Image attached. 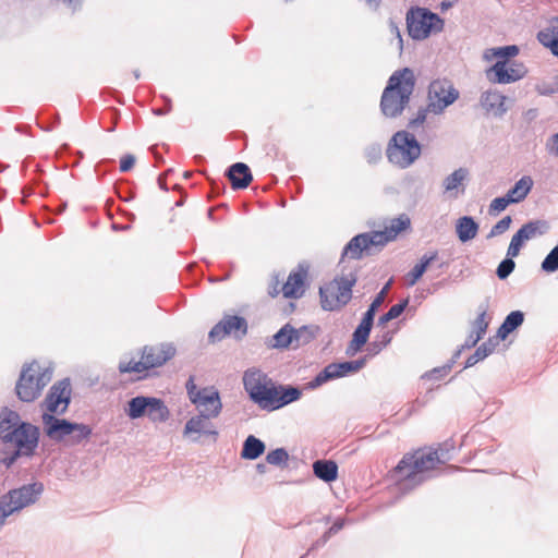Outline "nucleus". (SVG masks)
<instances>
[{
    "instance_id": "nucleus-26",
    "label": "nucleus",
    "mask_w": 558,
    "mask_h": 558,
    "mask_svg": "<svg viewBox=\"0 0 558 558\" xmlns=\"http://www.w3.org/2000/svg\"><path fill=\"white\" fill-rule=\"evenodd\" d=\"M537 38L545 47H548L554 54L558 56V17L554 20L549 27L541 31Z\"/></svg>"
},
{
    "instance_id": "nucleus-56",
    "label": "nucleus",
    "mask_w": 558,
    "mask_h": 558,
    "mask_svg": "<svg viewBox=\"0 0 558 558\" xmlns=\"http://www.w3.org/2000/svg\"><path fill=\"white\" fill-rule=\"evenodd\" d=\"M551 150L558 155V132L550 137Z\"/></svg>"
},
{
    "instance_id": "nucleus-15",
    "label": "nucleus",
    "mask_w": 558,
    "mask_h": 558,
    "mask_svg": "<svg viewBox=\"0 0 558 558\" xmlns=\"http://www.w3.org/2000/svg\"><path fill=\"white\" fill-rule=\"evenodd\" d=\"M365 363L366 356L355 361L330 363L320 373H318L310 386L312 388H316L328 380L356 373L364 367Z\"/></svg>"
},
{
    "instance_id": "nucleus-40",
    "label": "nucleus",
    "mask_w": 558,
    "mask_h": 558,
    "mask_svg": "<svg viewBox=\"0 0 558 558\" xmlns=\"http://www.w3.org/2000/svg\"><path fill=\"white\" fill-rule=\"evenodd\" d=\"M363 235L366 238L369 248L372 246H384L388 242H391L390 239H388V235L385 232V230L372 231L368 233H363Z\"/></svg>"
},
{
    "instance_id": "nucleus-57",
    "label": "nucleus",
    "mask_w": 558,
    "mask_h": 558,
    "mask_svg": "<svg viewBox=\"0 0 558 558\" xmlns=\"http://www.w3.org/2000/svg\"><path fill=\"white\" fill-rule=\"evenodd\" d=\"M368 4H374L375 8L379 7L380 0H364Z\"/></svg>"
},
{
    "instance_id": "nucleus-22",
    "label": "nucleus",
    "mask_w": 558,
    "mask_h": 558,
    "mask_svg": "<svg viewBox=\"0 0 558 558\" xmlns=\"http://www.w3.org/2000/svg\"><path fill=\"white\" fill-rule=\"evenodd\" d=\"M507 97L499 92H486L482 96V105L496 114H502L506 112Z\"/></svg>"
},
{
    "instance_id": "nucleus-9",
    "label": "nucleus",
    "mask_w": 558,
    "mask_h": 558,
    "mask_svg": "<svg viewBox=\"0 0 558 558\" xmlns=\"http://www.w3.org/2000/svg\"><path fill=\"white\" fill-rule=\"evenodd\" d=\"M43 424L46 435L53 440H62L65 436H72L76 442L86 439L92 429L84 424L70 423L49 413H43Z\"/></svg>"
},
{
    "instance_id": "nucleus-8",
    "label": "nucleus",
    "mask_w": 558,
    "mask_h": 558,
    "mask_svg": "<svg viewBox=\"0 0 558 558\" xmlns=\"http://www.w3.org/2000/svg\"><path fill=\"white\" fill-rule=\"evenodd\" d=\"M175 353L171 345H146L142 350L140 361H129L120 363L119 371L121 373H143L150 368L159 367L169 361Z\"/></svg>"
},
{
    "instance_id": "nucleus-10",
    "label": "nucleus",
    "mask_w": 558,
    "mask_h": 558,
    "mask_svg": "<svg viewBox=\"0 0 558 558\" xmlns=\"http://www.w3.org/2000/svg\"><path fill=\"white\" fill-rule=\"evenodd\" d=\"M460 96L453 83L447 78H437L427 87V105L433 114H441Z\"/></svg>"
},
{
    "instance_id": "nucleus-47",
    "label": "nucleus",
    "mask_w": 558,
    "mask_h": 558,
    "mask_svg": "<svg viewBox=\"0 0 558 558\" xmlns=\"http://www.w3.org/2000/svg\"><path fill=\"white\" fill-rule=\"evenodd\" d=\"M288 458V452L282 448H278L268 452L266 460L269 464L279 465L286 463Z\"/></svg>"
},
{
    "instance_id": "nucleus-51",
    "label": "nucleus",
    "mask_w": 558,
    "mask_h": 558,
    "mask_svg": "<svg viewBox=\"0 0 558 558\" xmlns=\"http://www.w3.org/2000/svg\"><path fill=\"white\" fill-rule=\"evenodd\" d=\"M538 88L542 94L546 95L558 93V74L553 76L549 81L543 82Z\"/></svg>"
},
{
    "instance_id": "nucleus-21",
    "label": "nucleus",
    "mask_w": 558,
    "mask_h": 558,
    "mask_svg": "<svg viewBox=\"0 0 558 558\" xmlns=\"http://www.w3.org/2000/svg\"><path fill=\"white\" fill-rule=\"evenodd\" d=\"M211 417H207L205 415H197L192 418H190L185 424V434L189 433H204L207 435H213L215 438L218 435V433L213 429V425L209 422Z\"/></svg>"
},
{
    "instance_id": "nucleus-44",
    "label": "nucleus",
    "mask_w": 558,
    "mask_h": 558,
    "mask_svg": "<svg viewBox=\"0 0 558 558\" xmlns=\"http://www.w3.org/2000/svg\"><path fill=\"white\" fill-rule=\"evenodd\" d=\"M389 283L386 284L381 291L376 295V298L373 300L372 304L369 305L368 310L364 314L365 317H368L369 319L374 320L375 313L377 308L383 304L385 296L388 292Z\"/></svg>"
},
{
    "instance_id": "nucleus-1",
    "label": "nucleus",
    "mask_w": 558,
    "mask_h": 558,
    "mask_svg": "<svg viewBox=\"0 0 558 558\" xmlns=\"http://www.w3.org/2000/svg\"><path fill=\"white\" fill-rule=\"evenodd\" d=\"M243 383L251 399L262 409L268 411L280 409L301 397V391L298 388L277 386L259 371L245 372Z\"/></svg>"
},
{
    "instance_id": "nucleus-34",
    "label": "nucleus",
    "mask_w": 558,
    "mask_h": 558,
    "mask_svg": "<svg viewBox=\"0 0 558 558\" xmlns=\"http://www.w3.org/2000/svg\"><path fill=\"white\" fill-rule=\"evenodd\" d=\"M274 339L275 347L288 348L299 339V333L293 327L286 325L275 335Z\"/></svg>"
},
{
    "instance_id": "nucleus-49",
    "label": "nucleus",
    "mask_w": 558,
    "mask_h": 558,
    "mask_svg": "<svg viewBox=\"0 0 558 558\" xmlns=\"http://www.w3.org/2000/svg\"><path fill=\"white\" fill-rule=\"evenodd\" d=\"M514 262L511 258L504 259L498 268H497V276L499 279H506L514 269Z\"/></svg>"
},
{
    "instance_id": "nucleus-39",
    "label": "nucleus",
    "mask_w": 558,
    "mask_h": 558,
    "mask_svg": "<svg viewBox=\"0 0 558 558\" xmlns=\"http://www.w3.org/2000/svg\"><path fill=\"white\" fill-rule=\"evenodd\" d=\"M466 174H468L466 170H464L462 168L452 172L449 177L446 178V180L444 182L445 190L447 192L457 190L462 184L464 179L466 178Z\"/></svg>"
},
{
    "instance_id": "nucleus-45",
    "label": "nucleus",
    "mask_w": 558,
    "mask_h": 558,
    "mask_svg": "<svg viewBox=\"0 0 558 558\" xmlns=\"http://www.w3.org/2000/svg\"><path fill=\"white\" fill-rule=\"evenodd\" d=\"M429 113L433 112L428 109V105H426L425 108H421L416 112L415 117L409 121V129L415 131L417 128L422 126L427 121V116Z\"/></svg>"
},
{
    "instance_id": "nucleus-33",
    "label": "nucleus",
    "mask_w": 558,
    "mask_h": 558,
    "mask_svg": "<svg viewBox=\"0 0 558 558\" xmlns=\"http://www.w3.org/2000/svg\"><path fill=\"white\" fill-rule=\"evenodd\" d=\"M146 415L153 422H163L168 418L169 411L160 399L150 398Z\"/></svg>"
},
{
    "instance_id": "nucleus-55",
    "label": "nucleus",
    "mask_w": 558,
    "mask_h": 558,
    "mask_svg": "<svg viewBox=\"0 0 558 558\" xmlns=\"http://www.w3.org/2000/svg\"><path fill=\"white\" fill-rule=\"evenodd\" d=\"M510 242L521 248L525 241L523 240L522 235L520 233H518V231H517L513 234V236H512Z\"/></svg>"
},
{
    "instance_id": "nucleus-48",
    "label": "nucleus",
    "mask_w": 558,
    "mask_h": 558,
    "mask_svg": "<svg viewBox=\"0 0 558 558\" xmlns=\"http://www.w3.org/2000/svg\"><path fill=\"white\" fill-rule=\"evenodd\" d=\"M513 203L510 201L509 196L496 197L489 204L488 211L490 215H497L498 213L505 210L509 204Z\"/></svg>"
},
{
    "instance_id": "nucleus-30",
    "label": "nucleus",
    "mask_w": 558,
    "mask_h": 558,
    "mask_svg": "<svg viewBox=\"0 0 558 558\" xmlns=\"http://www.w3.org/2000/svg\"><path fill=\"white\" fill-rule=\"evenodd\" d=\"M19 427V415L13 411H7L0 415V437L9 439Z\"/></svg>"
},
{
    "instance_id": "nucleus-37",
    "label": "nucleus",
    "mask_w": 558,
    "mask_h": 558,
    "mask_svg": "<svg viewBox=\"0 0 558 558\" xmlns=\"http://www.w3.org/2000/svg\"><path fill=\"white\" fill-rule=\"evenodd\" d=\"M392 340V333L389 330H384L380 336H377L367 347V356H375L384 350Z\"/></svg>"
},
{
    "instance_id": "nucleus-54",
    "label": "nucleus",
    "mask_w": 558,
    "mask_h": 558,
    "mask_svg": "<svg viewBox=\"0 0 558 558\" xmlns=\"http://www.w3.org/2000/svg\"><path fill=\"white\" fill-rule=\"evenodd\" d=\"M520 250H521L520 247H518L517 245H514L513 243L510 242L508 251H507V255L510 256L511 258L515 257L519 255Z\"/></svg>"
},
{
    "instance_id": "nucleus-41",
    "label": "nucleus",
    "mask_w": 558,
    "mask_h": 558,
    "mask_svg": "<svg viewBox=\"0 0 558 558\" xmlns=\"http://www.w3.org/2000/svg\"><path fill=\"white\" fill-rule=\"evenodd\" d=\"M519 52L517 46H507L499 49H492L485 53V58L490 60L492 58H500L506 60L508 57H513Z\"/></svg>"
},
{
    "instance_id": "nucleus-28",
    "label": "nucleus",
    "mask_w": 558,
    "mask_h": 558,
    "mask_svg": "<svg viewBox=\"0 0 558 558\" xmlns=\"http://www.w3.org/2000/svg\"><path fill=\"white\" fill-rule=\"evenodd\" d=\"M524 316L520 311L511 312L501 326L497 330V337L500 339H506L510 332L517 329L523 323Z\"/></svg>"
},
{
    "instance_id": "nucleus-46",
    "label": "nucleus",
    "mask_w": 558,
    "mask_h": 558,
    "mask_svg": "<svg viewBox=\"0 0 558 558\" xmlns=\"http://www.w3.org/2000/svg\"><path fill=\"white\" fill-rule=\"evenodd\" d=\"M543 270L553 272L558 269V246L553 248L542 263Z\"/></svg>"
},
{
    "instance_id": "nucleus-3",
    "label": "nucleus",
    "mask_w": 558,
    "mask_h": 558,
    "mask_svg": "<svg viewBox=\"0 0 558 558\" xmlns=\"http://www.w3.org/2000/svg\"><path fill=\"white\" fill-rule=\"evenodd\" d=\"M51 372L38 362L33 361L25 364L21 371L15 391L23 402H33L41 393L43 389L50 383Z\"/></svg>"
},
{
    "instance_id": "nucleus-52",
    "label": "nucleus",
    "mask_w": 558,
    "mask_h": 558,
    "mask_svg": "<svg viewBox=\"0 0 558 558\" xmlns=\"http://www.w3.org/2000/svg\"><path fill=\"white\" fill-rule=\"evenodd\" d=\"M281 287L282 284L279 275H275L269 282L268 294L271 298H277L280 293H282Z\"/></svg>"
},
{
    "instance_id": "nucleus-23",
    "label": "nucleus",
    "mask_w": 558,
    "mask_h": 558,
    "mask_svg": "<svg viewBox=\"0 0 558 558\" xmlns=\"http://www.w3.org/2000/svg\"><path fill=\"white\" fill-rule=\"evenodd\" d=\"M456 230L459 240L461 242H468L476 236L478 225L472 217L464 216L457 221Z\"/></svg>"
},
{
    "instance_id": "nucleus-5",
    "label": "nucleus",
    "mask_w": 558,
    "mask_h": 558,
    "mask_svg": "<svg viewBox=\"0 0 558 558\" xmlns=\"http://www.w3.org/2000/svg\"><path fill=\"white\" fill-rule=\"evenodd\" d=\"M421 155V146L416 138L405 131L397 132L390 140L387 148V157L390 162L407 168Z\"/></svg>"
},
{
    "instance_id": "nucleus-20",
    "label": "nucleus",
    "mask_w": 558,
    "mask_h": 558,
    "mask_svg": "<svg viewBox=\"0 0 558 558\" xmlns=\"http://www.w3.org/2000/svg\"><path fill=\"white\" fill-rule=\"evenodd\" d=\"M373 322L374 320L365 316L362 318V322L353 332V338L349 347V350L352 351V353L360 351L362 347L367 342Z\"/></svg>"
},
{
    "instance_id": "nucleus-42",
    "label": "nucleus",
    "mask_w": 558,
    "mask_h": 558,
    "mask_svg": "<svg viewBox=\"0 0 558 558\" xmlns=\"http://www.w3.org/2000/svg\"><path fill=\"white\" fill-rule=\"evenodd\" d=\"M407 305H408V301L407 300H404L401 303L392 305L390 307V310L386 314H384L381 317H379L378 325L379 326L380 325H385L389 320L399 317L403 313V311L407 307Z\"/></svg>"
},
{
    "instance_id": "nucleus-6",
    "label": "nucleus",
    "mask_w": 558,
    "mask_h": 558,
    "mask_svg": "<svg viewBox=\"0 0 558 558\" xmlns=\"http://www.w3.org/2000/svg\"><path fill=\"white\" fill-rule=\"evenodd\" d=\"M440 463L437 450L417 449L405 453L395 468L401 477L412 480L416 475L434 470Z\"/></svg>"
},
{
    "instance_id": "nucleus-25",
    "label": "nucleus",
    "mask_w": 558,
    "mask_h": 558,
    "mask_svg": "<svg viewBox=\"0 0 558 558\" xmlns=\"http://www.w3.org/2000/svg\"><path fill=\"white\" fill-rule=\"evenodd\" d=\"M411 227V219L408 215L405 214H401L400 216H398L397 218H392L390 219L386 225H385V232L387 233L388 235V239H390V241H393L398 238V235L410 229Z\"/></svg>"
},
{
    "instance_id": "nucleus-18",
    "label": "nucleus",
    "mask_w": 558,
    "mask_h": 558,
    "mask_svg": "<svg viewBox=\"0 0 558 558\" xmlns=\"http://www.w3.org/2000/svg\"><path fill=\"white\" fill-rule=\"evenodd\" d=\"M525 69L520 63H510L507 60H498L488 71L489 80L498 84H507L522 78Z\"/></svg>"
},
{
    "instance_id": "nucleus-43",
    "label": "nucleus",
    "mask_w": 558,
    "mask_h": 558,
    "mask_svg": "<svg viewBox=\"0 0 558 558\" xmlns=\"http://www.w3.org/2000/svg\"><path fill=\"white\" fill-rule=\"evenodd\" d=\"M543 226L541 221H531L525 225H523L519 230L518 233H520L524 241H527L532 238H534L537 233H541L539 229Z\"/></svg>"
},
{
    "instance_id": "nucleus-24",
    "label": "nucleus",
    "mask_w": 558,
    "mask_h": 558,
    "mask_svg": "<svg viewBox=\"0 0 558 558\" xmlns=\"http://www.w3.org/2000/svg\"><path fill=\"white\" fill-rule=\"evenodd\" d=\"M313 470L314 474L325 482H332L338 477V465L331 460L314 462Z\"/></svg>"
},
{
    "instance_id": "nucleus-35",
    "label": "nucleus",
    "mask_w": 558,
    "mask_h": 558,
    "mask_svg": "<svg viewBox=\"0 0 558 558\" xmlns=\"http://www.w3.org/2000/svg\"><path fill=\"white\" fill-rule=\"evenodd\" d=\"M150 398L135 397L129 401L128 415L131 418H138L147 413Z\"/></svg>"
},
{
    "instance_id": "nucleus-27",
    "label": "nucleus",
    "mask_w": 558,
    "mask_h": 558,
    "mask_svg": "<svg viewBox=\"0 0 558 558\" xmlns=\"http://www.w3.org/2000/svg\"><path fill=\"white\" fill-rule=\"evenodd\" d=\"M533 184L534 182L532 178L530 175H524L514 184L512 189L508 191L507 195L513 203H520L525 199L527 194L531 192Z\"/></svg>"
},
{
    "instance_id": "nucleus-11",
    "label": "nucleus",
    "mask_w": 558,
    "mask_h": 558,
    "mask_svg": "<svg viewBox=\"0 0 558 558\" xmlns=\"http://www.w3.org/2000/svg\"><path fill=\"white\" fill-rule=\"evenodd\" d=\"M41 484H33L23 486L19 489L11 490L8 495L0 498V525L4 519L25 506L35 501L36 497L41 493Z\"/></svg>"
},
{
    "instance_id": "nucleus-32",
    "label": "nucleus",
    "mask_w": 558,
    "mask_h": 558,
    "mask_svg": "<svg viewBox=\"0 0 558 558\" xmlns=\"http://www.w3.org/2000/svg\"><path fill=\"white\" fill-rule=\"evenodd\" d=\"M368 244L366 238L362 234L354 236L345 246L343 256H348L353 259L362 257L363 252L368 251Z\"/></svg>"
},
{
    "instance_id": "nucleus-14",
    "label": "nucleus",
    "mask_w": 558,
    "mask_h": 558,
    "mask_svg": "<svg viewBox=\"0 0 558 558\" xmlns=\"http://www.w3.org/2000/svg\"><path fill=\"white\" fill-rule=\"evenodd\" d=\"M247 332V323L243 317L236 315H226L209 331L208 340L211 343L221 341L228 336L241 338Z\"/></svg>"
},
{
    "instance_id": "nucleus-2",
    "label": "nucleus",
    "mask_w": 558,
    "mask_h": 558,
    "mask_svg": "<svg viewBox=\"0 0 558 558\" xmlns=\"http://www.w3.org/2000/svg\"><path fill=\"white\" fill-rule=\"evenodd\" d=\"M415 87V76L411 69L396 71L388 81L380 99V109L386 117L395 118L408 106Z\"/></svg>"
},
{
    "instance_id": "nucleus-12",
    "label": "nucleus",
    "mask_w": 558,
    "mask_h": 558,
    "mask_svg": "<svg viewBox=\"0 0 558 558\" xmlns=\"http://www.w3.org/2000/svg\"><path fill=\"white\" fill-rule=\"evenodd\" d=\"M186 389L190 400L195 404L199 414L207 417H217L220 414L222 403L217 389L206 387L197 390L192 378L187 381Z\"/></svg>"
},
{
    "instance_id": "nucleus-4",
    "label": "nucleus",
    "mask_w": 558,
    "mask_h": 558,
    "mask_svg": "<svg viewBox=\"0 0 558 558\" xmlns=\"http://www.w3.org/2000/svg\"><path fill=\"white\" fill-rule=\"evenodd\" d=\"M356 275L337 276L319 288L320 305L325 311H338L352 298V288L356 283Z\"/></svg>"
},
{
    "instance_id": "nucleus-19",
    "label": "nucleus",
    "mask_w": 558,
    "mask_h": 558,
    "mask_svg": "<svg viewBox=\"0 0 558 558\" xmlns=\"http://www.w3.org/2000/svg\"><path fill=\"white\" fill-rule=\"evenodd\" d=\"M231 186L234 190L245 189L250 185L253 180L250 168L242 162L232 165L227 173Z\"/></svg>"
},
{
    "instance_id": "nucleus-29",
    "label": "nucleus",
    "mask_w": 558,
    "mask_h": 558,
    "mask_svg": "<svg viewBox=\"0 0 558 558\" xmlns=\"http://www.w3.org/2000/svg\"><path fill=\"white\" fill-rule=\"evenodd\" d=\"M437 257H438L437 252H433L429 255H424L421 258L420 263H417L411 269V271L407 275L409 286H414L421 279V277L424 275L428 265L432 262H434L435 259H437Z\"/></svg>"
},
{
    "instance_id": "nucleus-17",
    "label": "nucleus",
    "mask_w": 558,
    "mask_h": 558,
    "mask_svg": "<svg viewBox=\"0 0 558 558\" xmlns=\"http://www.w3.org/2000/svg\"><path fill=\"white\" fill-rule=\"evenodd\" d=\"M38 436L39 429L36 426L22 423L9 439L15 445L17 454L29 456L38 445Z\"/></svg>"
},
{
    "instance_id": "nucleus-31",
    "label": "nucleus",
    "mask_w": 558,
    "mask_h": 558,
    "mask_svg": "<svg viewBox=\"0 0 558 558\" xmlns=\"http://www.w3.org/2000/svg\"><path fill=\"white\" fill-rule=\"evenodd\" d=\"M265 451V445L262 440L250 435L243 445L241 457L244 459L255 460Z\"/></svg>"
},
{
    "instance_id": "nucleus-38",
    "label": "nucleus",
    "mask_w": 558,
    "mask_h": 558,
    "mask_svg": "<svg viewBox=\"0 0 558 558\" xmlns=\"http://www.w3.org/2000/svg\"><path fill=\"white\" fill-rule=\"evenodd\" d=\"M488 318L486 311H483L475 319L474 327H475V336L473 337L471 335V345H475L485 335L487 327H488Z\"/></svg>"
},
{
    "instance_id": "nucleus-50",
    "label": "nucleus",
    "mask_w": 558,
    "mask_h": 558,
    "mask_svg": "<svg viewBox=\"0 0 558 558\" xmlns=\"http://www.w3.org/2000/svg\"><path fill=\"white\" fill-rule=\"evenodd\" d=\"M511 225V217L506 216L499 220L490 230L489 236H496L506 232Z\"/></svg>"
},
{
    "instance_id": "nucleus-36",
    "label": "nucleus",
    "mask_w": 558,
    "mask_h": 558,
    "mask_svg": "<svg viewBox=\"0 0 558 558\" xmlns=\"http://www.w3.org/2000/svg\"><path fill=\"white\" fill-rule=\"evenodd\" d=\"M496 342L493 339H488V341L484 342L480 345L476 351L468 357L465 362V367L474 366L480 361L484 360L490 353H493L495 349Z\"/></svg>"
},
{
    "instance_id": "nucleus-16",
    "label": "nucleus",
    "mask_w": 558,
    "mask_h": 558,
    "mask_svg": "<svg viewBox=\"0 0 558 558\" xmlns=\"http://www.w3.org/2000/svg\"><path fill=\"white\" fill-rule=\"evenodd\" d=\"M308 277L310 266L305 263L299 264L293 270L290 271L287 280L281 287L283 298H302L308 286Z\"/></svg>"
},
{
    "instance_id": "nucleus-13",
    "label": "nucleus",
    "mask_w": 558,
    "mask_h": 558,
    "mask_svg": "<svg viewBox=\"0 0 558 558\" xmlns=\"http://www.w3.org/2000/svg\"><path fill=\"white\" fill-rule=\"evenodd\" d=\"M72 388L69 379L57 381L49 389L41 407L44 413L63 414L70 404Z\"/></svg>"
},
{
    "instance_id": "nucleus-7",
    "label": "nucleus",
    "mask_w": 558,
    "mask_h": 558,
    "mask_svg": "<svg viewBox=\"0 0 558 558\" xmlns=\"http://www.w3.org/2000/svg\"><path fill=\"white\" fill-rule=\"evenodd\" d=\"M407 26L410 37L423 40L432 34L439 33L444 21L425 8H412L407 13Z\"/></svg>"
},
{
    "instance_id": "nucleus-53",
    "label": "nucleus",
    "mask_w": 558,
    "mask_h": 558,
    "mask_svg": "<svg viewBox=\"0 0 558 558\" xmlns=\"http://www.w3.org/2000/svg\"><path fill=\"white\" fill-rule=\"evenodd\" d=\"M134 165H135V157L133 155H124L120 159V171L128 172L134 167Z\"/></svg>"
}]
</instances>
